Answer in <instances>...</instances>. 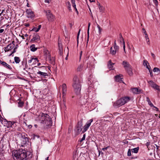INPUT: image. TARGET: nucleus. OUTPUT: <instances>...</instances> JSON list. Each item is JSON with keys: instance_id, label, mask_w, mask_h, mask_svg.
I'll return each mask as SVG.
<instances>
[{"instance_id": "2eb2a0df", "label": "nucleus", "mask_w": 160, "mask_h": 160, "mask_svg": "<svg viewBox=\"0 0 160 160\" xmlns=\"http://www.w3.org/2000/svg\"><path fill=\"white\" fill-rule=\"evenodd\" d=\"M36 61H37V62H39V60H38L37 58H33L31 57L30 59L28 60V62L29 64H35Z\"/></svg>"}, {"instance_id": "5fc2aeb1", "label": "nucleus", "mask_w": 160, "mask_h": 160, "mask_svg": "<svg viewBox=\"0 0 160 160\" xmlns=\"http://www.w3.org/2000/svg\"><path fill=\"white\" fill-rule=\"evenodd\" d=\"M75 0H71V2H72V4H75Z\"/></svg>"}, {"instance_id": "f8f14e48", "label": "nucleus", "mask_w": 160, "mask_h": 160, "mask_svg": "<svg viewBox=\"0 0 160 160\" xmlns=\"http://www.w3.org/2000/svg\"><path fill=\"white\" fill-rule=\"evenodd\" d=\"M14 41H13L12 43L9 44L6 47L4 48V51L5 52H6L12 49L14 47Z\"/></svg>"}, {"instance_id": "c03bdc74", "label": "nucleus", "mask_w": 160, "mask_h": 160, "mask_svg": "<svg viewBox=\"0 0 160 160\" xmlns=\"http://www.w3.org/2000/svg\"><path fill=\"white\" fill-rule=\"evenodd\" d=\"M114 48L116 51H118V50L119 49V47L117 45V46H114Z\"/></svg>"}, {"instance_id": "f03ea898", "label": "nucleus", "mask_w": 160, "mask_h": 160, "mask_svg": "<svg viewBox=\"0 0 160 160\" xmlns=\"http://www.w3.org/2000/svg\"><path fill=\"white\" fill-rule=\"evenodd\" d=\"M38 119L41 121V123L44 124V127L47 128H49L52 125L51 118L47 114L41 113L38 116Z\"/></svg>"}, {"instance_id": "1a4fd4ad", "label": "nucleus", "mask_w": 160, "mask_h": 160, "mask_svg": "<svg viewBox=\"0 0 160 160\" xmlns=\"http://www.w3.org/2000/svg\"><path fill=\"white\" fill-rule=\"evenodd\" d=\"M93 121L92 119H91L87 122V123L84 126L82 132L83 133L86 131L91 125V123Z\"/></svg>"}, {"instance_id": "39448f33", "label": "nucleus", "mask_w": 160, "mask_h": 160, "mask_svg": "<svg viewBox=\"0 0 160 160\" xmlns=\"http://www.w3.org/2000/svg\"><path fill=\"white\" fill-rule=\"evenodd\" d=\"M83 125L82 119L78 122V124L76 126L75 131L76 134L77 135L79 134L80 132L81 131L82 128V127Z\"/></svg>"}, {"instance_id": "20e7f679", "label": "nucleus", "mask_w": 160, "mask_h": 160, "mask_svg": "<svg viewBox=\"0 0 160 160\" xmlns=\"http://www.w3.org/2000/svg\"><path fill=\"white\" fill-rule=\"evenodd\" d=\"M130 99V98L128 97H123L117 101L115 102L114 105L117 107L122 106L129 102Z\"/></svg>"}, {"instance_id": "680f3d73", "label": "nucleus", "mask_w": 160, "mask_h": 160, "mask_svg": "<svg viewBox=\"0 0 160 160\" xmlns=\"http://www.w3.org/2000/svg\"><path fill=\"white\" fill-rule=\"evenodd\" d=\"M98 8H99L100 7H101L102 6H101L100 3H99L98 2Z\"/></svg>"}, {"instance_id": "e2e57ef3", "label": "nucleus", "mask_w": 160, "mask_h": 160, "mask_svg": "<svg viewBox=\"0 0 160 160\" xmlns=\"http://www.w3.org/2000/svg\"><path fill=\"white\" fill-rule=\"evenodd\" d=\"M72 7H73V8L74 9L76 8L75 4H72Z\"/></svg>"}, {"instance_id": "13d9d810", "label": "nucleus", "mask_w": 160, "mask_h": 160, "mask_svg": "<svg viewBox=\"0 0 160 160\" xmlns=\"http://www.w3.org/2000/svg\"><path fill=\"white\" fill-rule=\"evenodd\" d=\"M152 107H153L154 108H155L156 109L157 111H159L158 108L157 107L154 106V105L153 106H152Z\"/></svg>"}, {"instance_id": "a211bd4d", "label": "nucleus", "mask_w": 160, "mask_h": 160, "mask_svg": "<svg viewBox=\"0 0 160 160\" xmlns=\"http://www.w3.org/2000/svg\"><path fill=\"white\" fill-rule=\"evenodd\" d=\"M37 74L39 75V77L42 78H46L48 75L47 73L44 72L39 71L37 72Z\"/></svg>"}, {"instance_id": "49530a36", "label": "nucleus", "mask_w": 160, "mask_h": 160, "mask_svg": "<svg viewBox=\"0 0 160 160\" xmlns=\"http://www.w3.org/2000/svg\"><path fill=\"white\" fill-rule=\"evenodd\" d=\"M85 134H84L83 135V137L82 138L81 140L80 141L81 142H82V141H83V140H84L85 139Z\"/></svg>"}, {"instance_id": "864d4df0", "label": "nucleus", "mask_w": 160, "mask_h": 160, "mask_svg": "<svg viewBox=\"0 0 160 160\" xmlns=\"http://www.w3.org/2000/svg\"><path fill=\"white\" fill-rule=\"evenodd\" d=\"M59 54L62 55V50H59Z\"/></svg>"}, {"instance_id": "ddd939ff", "label": "nucleus", "mask_w": 160, "mask_h": 160, "mask_svg": "<svg viewBox=\"0 0 160 160\" xmlns=\"http://www.w3.org/2000/svg\"><path fill=\"white\" fill-rule=\"evenodd\" d=\"M40 39V37L38 35L36 34H34L33 36V38L31 40V42L32 43L39 41Z\"/></svg>"}, {"instance_id": "c756f323", "label": "nucleus", "mask_w": 160, "mask_h": 160, "mask_svg": "<svg viewBox=\"0 0 160 160\" xmlns=\"http://www.w3.org/2000/svg\"><path fill=\"white\" fill-rule=\"evenodd\" d=\"M146 101L148 102V104L151 107L153 106V104L152 103L148 97L146 98Z\"/></svg>"}, {"instance_id": "c85d7f7f", "label": "nucleus", "mask_w": 160, "mask_h": 160, "mask_svg": "<svg viewBox=\"0 0 160 160\" xmlns=\"http://www.w3.org/2000/svg\"><path fill=\"white\" fill-rule=\"evenodd\" d=\"M148 64H149L148 62L146 60H144L143 61V65L144 66H146V68L148 69L150 68L148 67Z\"/></svg>"}, {"instance_id": "6e6d98bb", "label": "nucleus", "mask_w": 160, "mask_h": 160, "mask_svg": "<svg viewBox=\"0 0 160 160\" xmlns=\"http://www.w3.org/2000/svg\"><path fill=\"white\" fill-rule=\"evenodd\" d=\"M150 144V142H147L146 144V146H147V147L148 148V146H149Z\"/></svg>"}, {"instance_id": "338daca9", "label": "nucleus", "mask_w": 160, "mask_h": 160, "mask_svg": "<svg viewBox=\"0 0 160 160\" xmlns=\"http://www.w3.org/2000/svg\"><path fill=\"white\" fill-rule=\"evenodd\" d=\"M151 56H152L153 58H154V57H155V55H154V54L153 53H152V52H151Z\"/></svg>"}, {"instance_id": "79ce46f5", "label": "nucleus", "mask_w": 160, "mask_h": 160, "mask_svg": "<svg viewBox=\"0 0 160 160\" xmlns=\"http://www.w3.org/2000/svg\"><path fill=\"white\" fill-rule=\"evenodd\" d=\"M39 31V30L38 29V28L35 27L33 28L32 30L31 31H34L35 32H38Z\"/></svg>"}, {"instance_id": "de8ad7c7", "label": "nucleus", "mask_w": 160, "mask_h": 160, "mask_svg": "<svg viewBox=\"0 0 160 160\" xmlns=\"http://www.w3.org/2000/svg\"><path fill=\"white\" fill-rule=\"evenodd\" d=\"M17 49V48H15L12 52V53L10 55H11L12 54L14 53L15 52H16V49Z\"/></svg>"}, {"instance_id": "6ab92c4d", "label": "nucleus", "mask_w": 160, "mask_h": 160, "mask_svg": "<svg viewBox=\"0 0 160 160\" xmlns=\"http://www.w3.org/2000/svg\"><path fill=\"white\" fill-rule=\"evenodd\" d=\"M132 91L134 94H138L140 92L141 90L137 88H135L132 89Z\"/></svg>"}, {"instance_id": "69168bd1", "label": "nucleus", "mask_w": 160, "mask_h": 160, "mask_svg": "<svg viewBox=\"0 0 160 160\" xmlns=\"http://www.w3.org/2000/svg\"><path fill=\"white\" fill-rule=\"evenodd\" d=\"M8 122L9 121H8L6 119H4V122H5V124H5L6 123H8Z\"/></svg>"}, {"instance_id": "603ef678", "label": "nucleus", "mask_w": 160, "mask_h": 160, "mask_svg": "<svg viewBox=\"0 0 160 160\" xmlns=\"http://www.w3.org/2000/svg\"><path fill=\"white\" fill-rule=\"evenodd\" d=\"M89 29H88L87 34H88V39L89 38Z\"/></svg>"}, {"instance_id": "ea45409f", "label": "nucleus", "mask_w": 160, "mask_h": 160, "mask_svg": "<svg viewBox=\"0 0 160 160\" xmlns=\"http://www.w3.org/2000/svg\"><path fill=\"white\" fill-rule=\"evenodd\" d=\"M153 71L154 72H159L158 73H159L160 72V69L158 68H154L153 69Z\"/></svg>"}, {"instance_id": "aec40b11", "label": "nucleus", "mask_w": 160, "mask_h": 160, "mask_svg": "<svg viewBox=\"0 0 160 160\" xmlns=\"http://www.w3.org/2000/svg\"><path fill=\"white\" fill-rule=\"evenodd\" d=\"M5 68L11 70L12 69V67L9 64H8L6 62H4L2 65Z\"/></svg>"}, {"instance_id": "e433bc0d", "label": "nucleus", "mask_w": 160, "mask_h": 160, "mask_svg": "<svg viewBox=\"0 0 160 160\" xmlns=\"http://www.w3.org/2000/svg\"><path fill=\"white\" fill-rule=\"evenodd\" d=\"M24 103L23 102L21 101H19L18 102V106L19 107H22Z\"/></svg>"}, {"instance_id": "7ed1b4c3", "label": "nucleus", "mask_w": 160, "mask_h": 160, "mask_svg": "<svg viewBox=\"0 0 160 160\" xmlns=\"http://www.w3.org/2000/svg\"><path fill=\"white\" fill-rule=\"evenodd\" d=\"M72 86L76 94L79 95L80 93L81 85L79 78L76 76L74 77L73 78Z\"/></svg>"}, {"instance_id": "8fccbe9b", "label": "nucleus", "mask_w": 160, "mask_h": 160, "mask_svg": "<svg viewBox=\"0 0 160 160\" xmlns=\"http://www.w3.org/2000/svg\"><path fill=\"white\" fill-rule=\"evenodd\" d=\"M109 147L108 146V147H107L106 148H103L102 149V150H103V151H105V150H107V149Z\"/></svg>"}, {"instance_id": "9b49d317", "label": "nucleus", "mask_w": 160, "mask_h": 160, "mask_svg": "<svg viewBox=\"0 0 160 160\" xmlns=\"http://www.w3.org/2000/svg\"><path fill=\"white\" fill-rule=\"evenodd\" d=\"M119 43L121 44V45L122 44L123 46V50L125 53H126L125 51V42L124 41V39L122 35L120 34L119 35Z\"/></svg>"}, {"instance_id": "052dcab7", "label": "nucleus", "mask_w": 160, "mask_h": 160, "mask_svg": "<svg viewBox=\"0 0 160 160\" xmlns=\"http://www.w3.org/2000/svg\"><path fill=\"white\" fill-rule=\"evenodd\" d=\"M4 31V30L3 29H0V33L3 32Z\"/></svg>"}, {"instance_id": "f704fd0d", "label": "nucleus", "mask_w": 160, "mask_h": 160, "mask_svg": "<svg viewBox=\"0 0 160 160\" xmlns=\"http://www.w3.org/2000/svg\"><path fill=\"white\" fill-rule=\"evenodd\" d=\"M99 8V12L102 13H103L104 12V8L103 6L100 7Z\"/></svg>"}, {"instance_id": "4d7b16f0", "label": "nucleus", "mask_w": 160, "mask_h": 160, "mask_svg": "<svg viewBox=\"0 0 160 160\" xmlns=\"http://www.w3.org/2000/svg\"><path fill=\"white\" fill-rule=\"evenodd\" d=\"M28 128L30 129L32 127V125H28Z\"/></svg>"}, {"instance_id": "774afa93", "label": "nucleus", "mask_w": 160, "mask_h": 160, "mask_svg": "<svg viewBox=\"0 0 160 160\" xmlns=\"http://www.w3.org/2000/svg\"><path fill=\"white\" fill-rule=\"evenodd\" d=\"M41 27V25H39L38 26V29L39 30L40 29Z\"/></svg>"}, {"instance_id": "a878e982", "label": "nucleus", "mask_w": 160, "mask_h": 160, "mask_svg": "<svg viewBox=\"0 0 160 160\" xmlns=\"http://www.w3.org/2000/svg\"><path fill=\"white\" fill-rule=\"evenodd\" d=\"M14 61L16 63H19L20 62V58L18 57H15L14 58Z\"/></svg>"}, {"instance_id": "b1692460", "label": "nucleus", "mask_w": 160, "mask_h": 160, "mask_svg": "<svg viewBox=\"0 0 160 160\" xmlns=\"http://www.w3.org/2000/svg\"><path fill=\"white\" fill-rule=\"evenodd\" d=\"M125 70L127 71L128 74L130 76H131L132 75L133 73H132V69L131 68V67H130V68H127Z\"/></svg>"}, {"instance_id": "a19ab883", "label": "nucleus", "mask_w": 160, "mask_h": 160, "mask_svg": "<svg viewBox=\"0 0 160 160\" xmlns=\"http://www.w3.org/2000/svg\"><path fill=\"white\" fill-rule=\"evenodd\" d=\"M132 151L130 149H129L128 150V156H131V152Z\"/></svg>"}, {"instance_id": "7c9ffc66", "label": "nucleus", "mask_w": 160, "mask_h": 160, "mask_svg": "<svg viewBox=\"0 0 160 160\" xmlns=\"http://www.w3.org/2000/svg\"><path fill=\"white\" fill-rule=\"evenodd\" d=\"M145 38H146V41L147 42V44L148 45H149L150 43V42H149V40L148 38V34L147 33H145Z\"/></svg>"}, {"instance_id": "393cba45", "label": "nucleus", "mask_w": 160, "mask_h": 160, "mask_svg": "<svg viewBox=\"0 0 160 160\" xmlns=\"http://www.w3.org/2000/svg\"><path fill=\"white\" fill-rule=\"evenodd\" d=\"M30 50L32 52H34L37 49V48H35L34 44H32L30 47Z\"/></svg>"}, {"instance_id": "f257e3e1", "label": "nucleus", "mask_w": 160, "mask_h": 160, "mask_svg": "<svg viewBox=\"0 0 160 160\" xmlns=\"http://www.w3.org/2000/svg\"><path fill=\"white\" fill-rule=\"evenodd\" d=\"M12 155L15 160H27L31 157L30 152L22 149L13 151Z\"/></svg>"}, {"instance_id": "9d476101", "label": "nucleus", "mask_w": 160, "mask_h": 160, "mask_svg": "<svg viewBox=\"0 0 160 160\" xmlns=\"http://www.w3.org/2000/svg\"><path fill=\"white\" fill-rule=\"evenodd\" d=\"M15 123V122L9 121L8 123H5L6 125L4 124V125L8 128L12 127L13 128L16 126V124Z\"/></svg>"}, {"instance_id": "bb28decb", "label": "nucleus", "mask_w": 160, "mask_h": 160, "mask_svg": "<svg viewBox=\"0 0 160 160\" xmlns=\"http://www.w3.org/2000/svg\"><path fill=\"white\" fill-rule=\"evenodd\" d=\"M58 48L59 50H63L62 44L59 41L58 42Z\"/></svg>"}, {"instance_id": "5701e85b", "label": "nucleus", "mask_w": 160, "mask_h": 160, "mask_svg": "<svg viewBox=\"0 0 160 160\" xmlns=\"http://www.w3.org/2000/svg\"><path fill=\"white\" fill-rule=\"evenodd\" d=\"M22 138L23 139V143L24 144H26L27 142L28 141V138L27 137H25V135H22Z\"/></svg>"}, {"instance_id": "6e6552de", "label": "nucleus", "mask_w": 160, "mask_h": 160, "mask_svg": "<svg viewBox=\"0 0 160 160\" xmlns=\"http://www.w3.org/2000/svg\"><path fill=\"white\" fill-rule=\"evenodd\" d=\"M62 93L63 94L62 98L63 99V102L64 105H65V101L64 96H65L67 92V86L65 84L63 83L62 86Z\"/></svg>"}, {"instance_id": "423d86ee", "label": "nucleus", "mask_w": 160, "mask_h": 160, "mask_svg": "<svg viewBox=\"0 0 160 160\" xmlns=\"http://www.w3.org/2000/svg\"><path fill=\"white\" fill-rule=\"evenodd\" d=\"M45 12L46 14L48 20L50 21H53L54 19V17L51 13V11L50 10H47L45 11Z\"/></svg>"}, {"instance_id": "0eeeda50", "label": "nucleus", "mask_w": 160, "mask_h": 160, "mask_svg": "<svg viewBox=\"0 0 160 160\" xmlns=\"http://www.w3.org/2000/svg\"><path fill=\"white\" fill-rule=\"evenodd\" d=\"M148 82L152 88L154 89H156L158 91H160V89L159 88V86L156 84L155 83L152 81H148Z\"/></svg>"}, {"instance_id": "09e8293b", "label": "nucleus", "mask_w": 160, "mask_h": 160, "mask_svg": "<svg viewBox=\"0 0 160 160\" xmlns=\"http://www.w3.org/2000/svg\"><path fill=\"white\" fill-rule=\"evenodd\" d=\"M51 2V0H45V3H49Z\"/></svg>"}, {"instance_id": "4be33fe9", "label": "nucleus", "mask_w": 160, "mask_h": 160, "mask_svg": "<svg viewBox=\"0 0 160 160\" xmlns=\"http://www.w3.org/2000/svg\"><path fill=\"white\" fill-rule=\"evenodd\" d=\"M122 78L121 75H118L115 76V80L117 82H120L122 81Z\"/></svg>"}, {"instance_id": "412c9836", "label": "nucleus", "mask_w": 160, "mask_h": 160, "mask_svg": "<svg viewBox=\"0 0 160 160\" xmlns=\"http://www.w3.org/2000/svg\"><path fill=\"white\" fill-rule=\"evenodd\" d=\"M114 64V63L112 62L111 60H110L108 64V67L110 70H112L113 69V65Z\"/></svg>"}, {"instance_id": "c9c22d12", "label": "nucleus", "mask_w": 160, "mask_h": 160, "mask_svg": "<svg viewBox=\"0 0 160 160\" xmlns=\"http://www.w3.org/2000/svg\"><path fill=\"white\" fill-rule=\"evenodd\" d=\"M47 54V58L49 60H51V55L50 53H49L48 52H46Z\"/></svg>"}, {"instance_id": "a18cd8bd", "label": "nucleus", "mask_w": 160, "mask_h": 160, "mask_svg": "<svg viewBox=\"0 0 160 160\" xmlns=\"http://www.w3.org/2000/svg\"><path fill=\"white\" fill-rule=\"evenodd\" d=\"M148 69L149 70V72H150V75H151V77H152L153 76V74H152V70L150 68H149V69Z\"/></svg>"}, {"instance_id": "cd10ccee", "label": "nucleus", "mask_w": 160, "mask_h": 160, "mask_svg": "<svg viewBox=\"0 0 160 160\" xmlns=\"http://www.w3.org/2000/svg\"><path fill=\"white\" fill-rule=\"evenodd\" d=\"M139 147L136 148L131 149V151L132 152H134L135 153H137L138 151L139 150Z\"/></svg>"}, {"instance_id": "58836bf2", "label": "nucleus", "mask_w": 160, "mask_h": 160, "mask_svg": "<svg viewBox=\"0 0 160 160\" xmlns=\"http://www.w3.org/2000/svg\"><path fill=\"white\" fill-rule=\"evenodd\" d=\"M82 99H81V103H82V104H85L87 102V99H84L83 100H82Z\"/></svg>"}, {"instance_id": "f3484780", "label": "nucleus", "mask_w": 160, "mask_h": 160, "mask_svg": "<svg viewBox=\"0 0 160 160\" xmlns=\"http://www.w3.org/2000/svg\"><path fill=\"white\" fill-rule=\"evenodd\" d=\"M122 65L123 66V67L125 69L127 68H130L131 67L129 62L125 61L122 62Z\"/></svg>"}, {"instance_id": "4468645a", "label": "nucleus", "mask_w": 160, "mask_h": 160, "mask_svg": "<svg viewBox=\"0 0 160 160\" xmlns=\"http://www.w3.org/2000/svg\"><path fill=\"white\" fill-rule=\"evenodd\" d=\"M26 12L27 14V17L28 18H32L34 16V14L33 12L31 9H27L26 11Z\"/></svg>"}, {"instance_id": "473e14b6", "label": "nucleus", "mask_w": 160, "mask_h": 160, "mask_svg": "<svg viewBox=\"0 0 160 160\" xmlns=\"http://www.w3.org/2000/svg\"><path fill=\"white\" fill-rule=\"evenodd\" d=\"M68 7V8L70 11H71L72 9L71 7V4L70 2L68 1L66 3Z\"/></svg>"}, {"instance_id": "2f4dec72", "label": "nucleus", "mask_w": 160, "mask_h": 160, "mask_svg": "<svg viewBox=\"0 0 160 160\" xmlns=\"http://www.w3.org/2000/svg\"><path fill=\"white\" fill-rule=\"evenodd\" d=\"M116 51L114 49V50H112V47H111L110 48V53L112 54V55H115L116 52Z\"/></svg>"}, {"instance_id": "3c124183", "label": "nucleus", "mask_w": 160, "mask_h": 160, "mask_svg": "<svg viewBox=\"0 0 160 160\" xmlns=\"http://www.w3.org/2000/svg\"><path fill=\"white\" fill-rule=\"evenodd\" d=\"M82 54V51H81L80 53L79 59H81Z\"/></svg>"}, {"instance_id": "bf43d9fd", "label": "nucleus", "mask_w": 160, "mask_h": 160, "mask_svg": "<svg viewBox=\"0 0 160 160\" xmlns=\"http://www.w3.org/2000/svg\"><path fill=\"white\" fill-rule=\"evenodd\" d=\"M90 25H91L90 22H89V23H88V29H89V28H90Z\"/></svg>"}, {"instance_id": "37998d69", "label": "nucleus", "mask_w": 160, "mask_h": 160, "mask_svg": "<svg viewBox=\"0 0 160 160\" xmlns=\"http://www.w3.org/2000/svg\"><path fill=\"white\" fill-rule=\"evenodd\" d=\"M80 29H79V31L78 33L77 37V42L78 44V39H79V34H80Z\"/></svg>"}, {"instance_id": "72a5a7b5", "label": "nucleus", "mask_w": 160, "mask_h": 160, "mask_svg": "<svg viewBox=\"0 0 160 160\" xmlns=\"http://www.w3.org/2000/svg\"><path fill=\"white\" fill-rule=\"evenodd\" d=\"M83 66L81 64L79 65L77 68V70L78 71H81L82 69Z\"/></svg>"}, {"instance_id": "4c0bfd02", "label": "nucleus", "mask_w": 160, "mask_h": 160, "mask_svg": "<svg viewBox=\"0 0 160 160\" xmlns=\"http://www.w3.org/2000/svg\"><path fill=\"white\" fill-rule=\"evenodd\" d=\"M96 23L97 24V28H98V33L99 34H100L101 32V28L99 26V25L97 23V22H96Z\"/></svg>"}, {"instance_id": "dca6fc26", "label": "nucleus", "mask_w": 160, "mask_h": 160, "mask_svg": "<svg viewBox=\"0 0 160 160\" xmlns=\"http://www.w3.org/2000/svg\"><path fill=\"white\" fill-rule=\"evenodd\" d=\"M28 67V65L27 62L22 61V65L20 66V68L22 70L26 71V69Z\"/></svg>"}, {"instance_id": "0e129e2a", "label": "nucleus", "mask_w": 160, "mask_h": 160, "mask_svg": "<svg viewBox=\"0 0 160 160\" xmlns=\"http://www.w3.org/2000/svg\"><path fill=\"white\" fill-rule=\"evenodd\" d=\"M142 30L143 31V32L145 34V33H147L146 32V31L144 28H142Z\"/></svg>"}]
</instances>
